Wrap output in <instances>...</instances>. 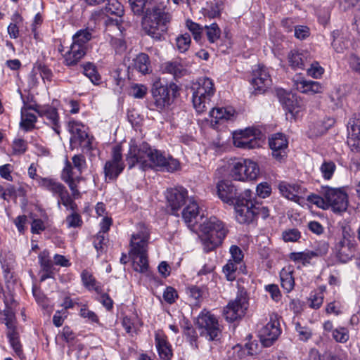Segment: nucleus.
Listing matches in <instances>:
<instances>
[{
    "instance_id": "f257e3e1",
    "label": "nucleus",
    "mask_w": 360,
    "mask_h": 360,
    "mask_svg": "<svg viewBox=\"0 0 360 360\" xmlns=\"http://www.w3.org/2000/svg\"><path fill=\"white\" fill-rule=\"evenodd\" d=\"M126 162L129 169L136 165L143 171L156 167L164 171L173 172L179 168V162L177 160L172 157L166 158L163 153L152 148L145 141L139 145L135 143H130L129 151L126 155Z\"/></svg>"
},
{
    "instance_id": "f03ea898",
    "label": "nucleus",
    "mask_w": 360,
    "mask_h": 360,
    "mask_svg": "<svg viewBox=\"0 0 360 360\" xmlns=\"http://www.w3.org/2000/svg\"><path fill=\"white\" fill-rule=\"evenodd\" d=\"M142 16L141 26L146 34L156 41L164 40L171 15L164 8L153 4Z\"/></svg>"
},
{
    "instance_id": "7ed1b4c3",
    "label": "nucleus",
    "mask_w": 360,
    "mask_h": 360,
    "mask_svg": "<svg viewBox=\"0 0 360 360\" xmlns=\"http://www.w3.org/2000/svg\"><path fill=\"white\" fill-rule=\"evenodd\" d=\"M200 231L203 250L206 252L213 251L221 245L229 233L226 224L215 217L204 221L200 225Z\"/></svg>"
},
{
    "instance_id": "20e7f679",
    "label": "nucleus",
    "mask_w": 360,
    "mask_h": 360,
    "mask_svg": "<svg viewBox=\"0 0 360 360\" xmlns=\"http://www.w3.org/2000/svg\"><path fill=\"white\" fill-rule=\"evenodd\" d=\"M179 91V87L175 83L164 84L160 79H156L152 84V98L148 102V108L150 110L162 111L172 103Z\"/></svg>"
},
{
    "instance_id": "39448f33",
    "label": "nucleus",
    "mask_w": 360,
    "mask_h": 360,
    "mask_svg": "<svg viewBox=\"0 0 360 360\" xmlns=\"http://www.w3.org/2000/svg\"><path fill=\"white\" fill-rule=\"evenodd\" d=\"M4 302L5 309L0 312V316H2L1 319L7 327L6 335L11 346L18 355H20L22 352V345L19 340V333L16 329L15 316L13 311L16 302L11 292L4 295Z\"/></svg>"
},
{
    "instance_id": "423d86ee",
    "label": "nucleus",
    "mask_w": 360,
    "mask_h": 360,
    "mask_svg": "<svg viewBox=\"0 0 360 360\" xmlns=\"http://www.w3.org/2000/svg\"><path fill=\"white\" fill-rule=\"evenodd\" d=\"M281 333L278 321L271 319L258 333L259 340H255L245 344L248 352L250 355L257 354L262 347H269L277 340Z\"/></svg>"
},
{
    "instance_id": "0eeeda50",
    "label": "nucleus",
    "mask_w": 360,
    "mask_h": 360,
    "mask_svg": "<svg viewBox=\"0 0 360 360\" xmlns=\"http://www.w3.org/2000/svg\"><path fill=\"white\" fill-rule=\"evenodd\" d=\"M192 102L193 108L199 114L205 112L210 107L212 98L215 94L212 79L208 77L200 78L192 87Z\"/></svg>"
},
{
    "instance_id": "6e6552de",
    "label": "nucleus",
    "mask_w": 360,
    "mask_h": 360,
    "mask_svg": "<svg viewBox=\"0 0 360 360\" xmlns=\"http://www.w3.org/2000/svg\"><path fill=\"white\" fill-rule=\"evenodd\" d=\"M323 198L314 195V202L320 206L321 203L326 204L332 207L335 212H342L347 210L348 200L347 193L341 188H323Z\"/></svg>"
},
{
    "instance_id": "1a4fd4ad",
    "label": "nucleus",
    "mask_w": 360,
    "mask_h": 360,
    "mask_svg": "<svg viewBox=\"0 0 360 360\" xmlns=\"http://www.w3.org/2000/svg\"><path fill=\"white\" fill-rule=\"evenodd\" d=\"M196 324L201 337L208 341H218L221 337V329L217 317L210 311L202 310L197 318Z\"/></svg>"
},
{
    "instance_id": "9d476101",
    "label": "nucleus",
    "mask_w": 360,
    "mask_h": 360,
    "mask_svg": "<svg viewBox=\"0 0 360 360\" xmlns=\"http://www.w3.org/2000/svg\"><path fill=\"white\" fill-rule=\"evenodd\" d=\"M358 250V244L354 234H351L346 227L342 229V236L335 244L333 252L341 263L350 261Z\"/></svg>"
},
{
    "instance_id": "9b49d317",
    "label": "nucleus",
    "mask_w": 360,
    "mask_h": 360,
    "mask_svg": "<svg viewBox=\"0 0 360 360\" xmlns=\"http://www.w3.org/2000/svg\"><path fill=\"white\" fill-rule=\"evenodd\" d=\"M234 207L236 218L240 224H250L255 220V194L251 190H245Z\"/></svg>"
},
{
    "instance_id": "f8f14e48",
    "label": "nucleus",
    "mask_w": 360,
    "mask_h": 360,
    "mask_svg": "<svg viewBox=\"0 0 360 360\" xmlns=\"http://www.w3.org/2000/svg\"><path fill=\"white\" fill-rule=\"evenodd\" d=\"M260 169L258 164L250 159H240L234 162L231 175L237 181H253L259 176Z\"/></svg>"
},
{
    "instance_id": "ddd939ff",
    "label": "nucleus",
    "mask_w": 360,
    "mask_h": 360,
    "mask_svg": "<svg viewBox=\"0 0 360 360\" xmlns=\"http://www.w3.org/2000/svg\"><path fill=\"white\" fill-rule=\"evenodd\" d=\"M125 164L122 158V147L117 145L112 148L111 158L106 161L103 167L105 179L115 181L123 172Z\"/></svg>"
},
{
    "instance_id": "4468645a",
    "label": "nucleus",
    "mask_w": 360,
    "mask_h": 360,
    "mask_svg": "<svg viewBox=\"0 0 360 360\" xmlns=\"http://www.w3.org/2000/svg\"><path fill=\"white\" fill-rule=\"evenodd\" d=\"M248 308V298L245 295H238L234 300L230 301L224 308L223 315L225 319L233 323L240 319Z\"/></svg>"
},
{
    "instance_id": "2eb2a0df",
    "label": "nucleus",
    "mask_w": 360,
    "mask_h": 360,
    "mask_svg": "<svg viewBox=\"0 0 360 360\" xmlns=\"http://www.w3.org/2000/svg\"><path fill=\"white\" fill-rule=\"evenodd\" d=\"M217 195L225 203L235 205L238 199H240L243 193L240 192L238 186L230 180H222L217 184Z\"/></svg>"
},
{
    "instance_id": "dca6fc26",
    "label": "nucleus",
    "mask_w": 360,
    "mask_h": 360,
    "mask_svg": "<svg viewBox=\"0 0 360 360\" xmlns=\"http://www.w3.org/2000/svg\"><path fill=\"white\" fill-rule=\"evenodd\" d=\"M80 124L75 120L69 121L68 128L72 134L70 138V147L81 148L82 150H90L91 148V141L89 134L81 128Z\"/></svg>"
},
{
    "instance_id": "f3484780",
    "label": "nucleus",
    "mask_w": 360,
    "mask_h": 360,
    "mask_svg": "<svg viewBox=\"0 0 360 360\" xmlns=\"http://www.w3.org/2000/svg\"><path fill=\"white\" fill-rule=\"evenodd\" d=\"M166 198L171 207L172 214L179 215L178 211L188 200V191L182 186L170 188L167 190Z\"/></svg>"
},
{
    "instance_id": "a211bd4d",
    "label": "nucleus",
    "mask_w": 360,
    "mask_h": 360,
    "mask_svg": "<svg viewBox=\"0 0 360 360\" xmlns=\"http://www.w3.org/2000/svg\"><path fill=\"white\" fill-rule=\"evenodd\" d=\"M251 84L254 88L255 94H263L271 85V79L264 65H259L257 68L253 70Z\"/></svg>"
},
{
    "instance_id": "6ab92c4d",
    "label": "nucleus",
    "mask_w": 360,
    "mask_h": 360,
    "mask_svg": "<svg viewBox=\"0 0 360 360\" xmlns=\"http://www.w3.org/2000/svg\"><path fill=\"white\" fill-rule=\"evenodd\" d=\"M269 146L274 158L281 161L287 156L288 140L283 133H276L269 138Z\"/></svg>"
},
{
    "instance_id": "aec40b11",
    "label": "nucleus",
    "mask_w": 360,
    "mask_h": 360,
    "mask_svg": "<svg viewBox=\"0 0 360 360\" xmlns=\"http://www.w3.org/2000/svg\"><path fill=\"white\" fill-rule=\"evenodd\" d=\"M28 109L33 110L40 117H45L48 122L47 124L52 127L57 134H60L59 115L56 108L51 105L44 107L29 105Z\"/></svg>"
},
{
    "instance_id": "412c9836",
    "label": "nucleus",
    "mask_w": 360,
    "mask_h": 360,
    "mask_svg": "<svg viewBox=\"0 0 360 360\" xmlns=\"http://www.w3.org/2000/svg\"><path fill=\"white\" fill-rule=\"evenodd\" d=\"M233 144L243 149H253L260 146L259 140L252 134V130L248 129L238 134H234Z\"/></svg>"
},
{
    "instance_id": "4be33fe9",
    "label": "nucleus",
    "mask_w": 360,
    "mask_h": 360,
    "mask_svg": "<svg viewBox=\"0 0 360 360\" xmlns=\"http://www.w3.org/2000/svg\"><path fill=\"white\" fill-rule=\"evenodd\" d=\"M106 1L108 3L102 10L103 13L107 15H113L117 17L115 19L109 18L107 21V24H112L115 25L116 26H120L122 22V17L124 13V6L117 0Z\"/></svg>"
},
{
    "instance_id": "5701e85b",
    "label": "nucleus",
    "mask_w": 360,
    "mask_h": 360,
    "mask_svg": "<svg viewBox=\"0 0 360 360\" xmlns=\"http://www.w3.org/2000/svg\"><path fill=\"white\" fill-rule=\"evenodd\" d=\"M155 343L160 358L162 360H170L173 356L172 345L162 331L155 333Z\"/></svg>"
},
{
    "instance_id": "b1692460",
    "label": "nucleus",
    "mask_w": 360,
    "mask_h": 360,
    "mask_svg": "<svg viewBox=\"0 0 360 360\" xmlns=\"http://www.w3.org/2000/svg\"><path fill=\"white\" fill-rule=\"evenodd\" d=\"M149 233L146 230L133 234L130 240L129 255L148 252Z\"/></svg>"
},
{
    "instance_id": "393cba45",
    "label": "nucleus",
    "mask_w": 360,
    "mask_h": 360,
    "mask_svg": "<svg viewBox=\"0 0 360 360\" xmlns=\"http://www.w3.org/2000/svg\"><path fill=\"white\" fill-rule=\"evenodd\" d=\"M277 96L280 103L286 112L291 114L292 117H295V115L298 112V110H297L298 105L295 96L281 89L277 91Z\"/></svg>"
},
{
    "instance_id": "a878e982",
    "label": "nucleus",
    "mask_w": 360,
    "mask_h": 360,
    "mask_svg": "<svg viewBox=\"0 0 360 360\" xmlns=\"http://www.w3.org/2000/svg\"><path fill=\"white\" fill-rule=\"evenodd\" d=\"M87 49L72 43L70 50L64 56V64L72 67L76 65L86 55Z\"/></svg>"
},
{
    "instance_id": "bb28decb",
    "label": "nucleus",
    "mask_w": 360,
    "mask_h": 360,
    "mask_svg": "<svg viewBox=\"0 0 360 360\" xmlns=\"http://www.w3.org/2000/svg\"><path fill=\"white\" fill-rule=\"evenodd\" d=\"M38 184L40 187L50 191L53 196L58 198L67 189L63 184L51 178L39 177Z\"/></svg>"
},
{
    "instance_id": "cd10ccee",
    "label": "nucleus",
    "mask_w": 360,
    "mask_h": 360,
    "mask_svg": "<svg viewBox=\"0 0 360 360\" xmlns=\"http://www.w3.org/2000/svg\"><path fill=\"white\" fill-rule=\"evenodd\" d=\"M198 214L199 206L194 200H190L182 211V217L188 227L194 226L198 223Z\"/></svg>"
},
{
    "instance_id": "c85d7f7f",
    "label": "nucleus",
    "mask_w": 360,
    "mask_h": 360,
    "mask_svg": "<svg viewBox=\"0 0 360 360\" xmlns=\"http://www.w3.org/2000/svg\"><path fill=\"white\" fill-rule=\"evenodd\" d=\"M134 69L143 75L149 74L152 72V67L150 58L145 53H139L133 60Z\"/></svg>"
},
{
    "instance_id": "c756f323",
    "label": "nucleus",
    "mask_w": 360,
    "mask_h": 360,
    "mask_svg": "<svg viewBox=\"0 0 360 360\" xmlns=\"http://www.w3.org/2000/svg\"><path fill=\"white\" fill-rule=\"evenodd\" d=\"M297 89L302 93L315 94L323 91V86L318 82L311 80H301L297 84Z\"/></svg>"
},
{
    "instance_id": "7c9ffc66",
    "label": "nucleus",
    "mask_w": 360,
    "mask_h": 360,
    "mask_svg": "<svg viewBox=\"0 0 360 360\" xmlns=\"http://www.w3.org/2000/svg\"><path fill=\"white\" fill-rule=\"evenodd\" d=\"M133 262L134 270L139 273H146L148 269V252L129 255Z\"/></svg>"
},
{
    "instance_id": "2f4dec72",
    "label": "nucleus",
    "mask_w": 360,
    "mask_h": 360,
    "mask_svg": "<svg viewBox=\"0 0 360 360\" xmlns=\"http://www.w3.org/2000/svg\"><path fill=\"white\" fill-rule=\"evenodd\" d=\"M281 285L288 292H290L295 286L293 271L290 267L283 268L280 272Z\"/></svg>"
},
{
    "instance_id": "473e14b6",
    "label": "nucleus",
    "mask_w": 360,
    "mask_h": 360,
    "mask_svg": "<svg viewBox=\"0 0 360 360\" xmlns=\"http://www.w3.org/2000/svg\"><path fill=\"white\" fill-rule=\"evenodd\" d=\"M81 278L83 285L89 290H95L98 294L101 293L102 288L97 285V281L87 270H84L81 274Z\"/></svg>"
},
{
    "instance_id": "72a5a7b5",
    "label": "nucleus",
    "mask_w": 360,
    "mask_h": 360,
    "mask_svg": "<svg viewBox=\"0 0 360 360\" xmlns=\"http://www.w3.org/2000/svg\"><path fill=\"white\" fill-rule=\"evenodd\" d=\"M278 189L281 194L285 198L295 200L298 198L300 186L290 185L285 182H281L278 185Z\"/></svg>"
},
{
    "instance_id": "f704fd0d",
    "label": "nucleus",
    "mask_w": 360,
    "mask_h": 360,
    "mask_svg": "<svg viewBox=\"0 0 360 360\" xmlns=\"http://www.w3.org/2000/svg\"><path fill=\"white\" fill-rule=\"evenodd\" d=\"M83 70L84 75L87 77L91 82L94 84H98L101 80V76L98 74L96 65L91 63L87 62L80 65Z\"/></svg>"
},
{
    "instance_id": "c9c22d12",
    "label": "nucleus",
    "mask_w": 360,
    "mask_h": 360,
    "mask_svg": "<svg viewBox=\"0 0 360 360\" xmlns=\"http://www.w3.org/2000/svg\"><path fill=\"white\" fill-rule=\"evenodd\" d=\"M92 38V33L88 29L80 30L77 31L72 37V43L77 45H81L82 47L87 49L88 42Z\"/></svg>"
},
{
    "instance_id": "e433bc0d",
    "label": "nucleus",
    "mask_w": 360,
    "mask_h": 360,
    "mask_svg": "<svg viewBox=\"0 0 360 360\" xmlns=\"http://www.w3.org/2000/svg\"><path fill=\"white\" fill-rule=\"evenodd\" d=\"M131 11L133 13L139 16H142L151 7L153 4L148 0H129Z\"/></svg>"
},
{
    "instance_id": "4c0bfd02",
    "label": "nucleus",
    "mask_w": 360,
    "mask_h": 360,
    "mask_svg": "<svg viewBox=\"0 0 360 360\" xmlns=\"http://www.w3.org/2000/svg\"><path fill=\"white\" fill-rule=\"evenodd\" d=\"M289 65L293 68H304V59L306 58L304 53L298 51H291L288 56Z\"/></svg>"
},
{
    "instance_id": "58836bf2",
    "label": "nucleus",
    "mask_w": 360,
    "mask_h": 360,
    "mask_svg": "<svg viewBox=\"0 0 360 360\" xmlns=\"http://www.w3.org/2000/svg\"><path fill=\"white\" fill-rule=\"evenodd\" d=\"M210 116L215 120L217 123L220 120H229L233 116V110L224 108H212L210 112Z\"/></svg>"
},
{
    "instance_id": "ea45409f",
    "label": "nucleus",
    "mask_w": 360,
    "mask_h": 360,
    "mask_svg": "<svg viewBox=\"0 0 360 360\" xmlns=\"http://www.w3.org/2000/svg\"><path fill=\"white\" fill-rule=\"evenodd\" d=\"M224 3L221 0H214L207 4V8L205 9V15L210 18H214L221 15Z\"/></svg>"
},
{
    "instance_id": "a19ab883",
    "label": "nucleus",
    "mask_w": 360,
    "mask_h": 360,
    "mask_svg": "<svg viewBox=\"0 0 360 360\" xmlns=\"http://www.w3.org/2000/svg\"><path fill=\"white\" fill-rule=\"evenodd\" d=\"M37 121L36 115L31 112H22L20 127L25 131H29L35 128V123Z\"/></svg>"
},
{
    "instance_id": "79ce46f5",
    "label": "nucleus",
    "mask_w": 360,
    "mask_h": 360,
    "mask_svg": "<svg viewBox=\"0 0 360 360\" xmlns=\"http://www.w3.org/2000/svg\"><path fill=\"white\" fill-rule=\"evenodd\" d=\"M238 264L228 260L227 263L223 266L222 272L228 281H233L236 279Z\"/></svg>"
},
{
    "instance_id": "37998d69",
    "label": "nucleus",
    "mask_w": 360,
    "mask_h": 360,
    "mask_svg": "<svg viewBox=\"0 0 360 360\" xmlns=\"http://www.w3.org/2000/svg\"><path fill=\"white\" fill-rule=\"evenodd\" d=\"M206 35L210 43L216 42L221 36V30L216 23H212L210 25H205Z\"/></svg>"
},
{
    "instance_id": "c03bdc74",
    "label": "nucleus",
    "mask_w": 360,
    "mask_h": 360,
    "mask_svg": "<svg viewBox=\"0 0 360 360\" xmlns=\"http://www.w3.org/2000/svg\"><path fill=\"white\" fill-rule=\"evenodd\" d=\"M184 69L182 65L177 62H167L164 64V72L174 75L175 78L181 77Z\"/></svg>"
},
{
    "instance_id": "a18cd8bd",
    "label": "nucleus",
    "mask_w": 360,
    "mask_h": 360,
    "mask_svg": "<svg viewBox=\"0 0 360 360\" xmlns=\"http://www.w3.org/2000/svg\"><path fill=\"white\" fill-rule=\"evenodd\" d=\"M191 43V36L188 33L181 34L176 39V46L180 53H185L188 50Z\"/></svg>"
},
{
    "instance_id": "49530a36",
    "label": "nucleus",
    "mask_w": 360,
    "mask_h": 360,
    "mask_svg": "<svg viewBox=\"0 0 360 360\" xmlns=\"http://www.w3.org/2000/svg\"><path fill=\"white\" fill-rule=\"evenodd\" d=\"M289 258L295 262H301L304 266L310 263L313 256L310 255V251L291 252Z\"/></svg>"
},
{
    "instance_id": "de8ad7c7",
    "label": "nucleus",
    "mask_w": 360,
    "mask_h": 360,
    "mask_svg": "<svg viewBox=\"0 0 360 360\" xmlns=\"http://www.w3.org/2000/svg\"><path fill=\"white\" fill-rule=\"evenodd\" d=\"M186 292L193 300L194 304L200 302L203 295V290L201 287L193 285L188 286L186 288Z\"/></svg>"
},
{
    "instance_id": "09e8293b",
    "label": "nucleus",
    "mask_w": 360,
    "mask_h": 360,
    "mask_svg": "<svg viewBox=\"0 0 360 360\" xmlns=\"http://www.w3.org/2000/svg\"><path fill=\"white\" fill-rule=\"evenodd\" d=\"M148 92V88L146 85L142 84H133L131 86L129 94L137 99L143 98Z\"/></svg>"
},
{
    "instance_id": "8fccbe9b",
    "label": "nucleus",
    "mask_w": 360,
    "mask_h": 360,
    "mask_svg": "<svg viewBox=\"0 0 360 360\" xmlns=\"http://www.w3.org/2000/svg\"><path fill=\"white\" fill-rule=\"evenodd\" d=\"M332 336L336 342L345 343L349 340V330L347 328L338 327L333 330Z\"/></svg>"
},
{
    "instance_id": "3c124183",
    "label": "nucleus",
    "mask_w": 360,
    "mask_h": 360,
    "mask_svg": "<svg viewBox=\"0 0 360 360\" xmlns=\"http://www.w3.org/2000/svg\"><path fill=\"white\" fill-rule=\"evenodd\" d=\"M335 169V164L332 161H324L320 168L323 176L327 180L332 178Z\"/></svg>"
},
{
    "instance_id": "603ef678",
    "label": "nucleus",
    "mask_w": 360,
    "mask_h": 360,
    "mask_svg": "<svg viewBox=\"0 0 360 360\" xmlns=\"http://www.w3.org/2000/svg\"><path fill=\"white\" fill-rule=\"evenodd\" d=\"M13 155H22L27 150V143L23 139H15L12 145Z\"/></svg>"
},
{
    "instance_id": "864d4df0",
    "label": "nucleus",
    "mask_w": 360,
    "mask_h": 360,
    "mask_svg": "<svg viewBox=\"0 0 360 360\" xmlns=\"http://www.w3.org/2000/svg\"><path fill=\"white\" fill-rule=\"evenodd\" d=\"M34 68H36L44 81L47 80L51 82L52 80L53 74L51 70L44 63H37Z\"/></svg>"
},
{
    "instance_id": "5fc2aeb1",
    "label": "nucleus",
    "mask_w": 360,
    "mask_h": 360,
    "mask_svg": "<svg viewBox=\"0 0 360 360\" xmlns=\"http://www.w3.org/2000/svg\"><path fill=\"white\" fill-rule=\"evenodd\" d=\"M38 259L41 269L53 268L49 252L47 250L41 251L38 256Z\"/></svg>"
},
{
    "instance_id": "6e6d98bb",
    "label": "nucleus",
    "mask_w": 360,
    "mask_h": 360,
    "mask_svg": "<svg viewBox=\"0 0 360 360\" xmlns=\"http://www.w3.org/2000/svg\"><path fill=\"white\" fill-rule=\"evenodd\" d=\"M186 26L188 29L192 32L194 39L199 41L202 37V27L191 20L186 21Z\"/></svg>"
},
{
    "instance_id": "4d7b16f0",
    "label": "nucleus",
    "mask_w": 360,
    "mask_h": 360,
    "mask_svg": "<svg viewBox=\"0 0 360 360\" xmlns=\"http://www.w3.org/2000/svg\"><path fill=\"white\" fill-rule=\"evenodd\" d=\"M328 243L322 240L318 243L314 250L310 251V255L313 256V257H323L328 253Z\"/></svg>"
},
{
    "instance_id": "13d9d810",
    "label": "nucleus",
    "mask_w": 360,
    "mask_h": 360,
    "mask_svg": "<svg viewBox=\"0 0 360 360\" xmlns=\"http://www.w3.org/2000/svg\"><path fill=\"white\" fill-rule=\"evenodd\" d=\"M231 258L229 261L236 262L238 264L242 263L244 255L242 250L237 245H233L230 247L229 250Z\"/></svg>"
},
{
    "instance_id": "bf43d9fd",
    "label": "nucleus",
    "mask_w": 360,
    "mask_h": 360,
    "mask_svg": "<svg viewBox=\"0 0 360 360\" xmlns=\"http://www.w3.org/2000/svg\"><path fill=\"white\" fill-rule=\"evenodd\" d=\"M66 222L68 227H81L83 224L82 217L77 212H72L66 217Z\"/></svg>"
},
{
    "instance_id": "052dcab7",
    "label": "nucleus",
    "mask_w": 360,
    "mask_h": 360,
    "mask_svg": "<svg viewBox=\"0 0 360 360\" xmlns=\"http://www.w3.org/2000/svg\"><path fill=\"white\" fill-rule=\"evenodd\" d=\"M256 192L259 197L266 198L269 197L271 193V185L267 182H262L257 186Z\"/></svg>"
},
{
    "instance_id": "680f3d73",
    "label": "nucleus",
    "mask_w": 360,
    "mask_h": 360,
    "mask_svg": "<svg viewBox=\"0 0 360 360\" xmlns=\"http://www.w3.org/2000/svg\"><path fill=\"white\" fill-rule=\"evenodd\" d=\"M177 297L178 293L173 287L167 286L165 288L163 292V299L167 303L169 304L174 303Z\"/></svg>"
},
{
    "instance_id": "e2e57ef3",
    "label": "nucleus",
    "mask_w": 360,
    "mask_h": 360,
    "mask_svg": "<svg viewBox=\"0 0 360 360\" xmlns=\"http://www.w3.org/2000/svg\"><path fill=\"white\" fill-rule=\"evenodd\" d=\"M282 236L285 242H296L300 238L301 233L297 229H292L285 231Z\"/></svg>"
},
{
    "instance_id": "0e129e2a",
    "label": "nucleus",
    "mask_w": 360,
    "mask_h": 360,
    "mask_svg": "<svg viewBox=\"0 0 360 360\" xmlns=\"http://www.w3.org/2000/svg\"><path fill=\"white\" fill-rule=\"evenodd\" d=\"M183 333L186 337V338L189 341L191 346L195 349H198V335L196 332V330L193 327H192V328H188V330H186Z\"/></svg>"
},
{
    "instance_id": "69168bd1",
    "label": "nucleus",
    "mask_w": 360,
    "mask_h": 360,
    "mask_svg": "<svg viewBox=\"0 0 360 360\" xmlns=\"http://www.w3.org/2000/svg\"><path fill=\"white\" fill-rule=\"evenodd\" d=\"M72 160L75 168L81 174L83 169L86 167L85 157L82 154L75 155Z\"/></svg>"
},
{
    "instance_id": "338daca9",
    "label": "nucleus",
    "mask_w": 360,
    "mask_h": 360,
    "mask_svg": "<svg viewBox=\"0 0 360 360\" xmlns=\"http://www.w3.org/2000/svg\"><path fill=\"white\" fill-rule=\"evenodd\" d=\"M323 301V295L322 292H315L314 294L311 295L310 297V304L309 306L311 308L317 309H319L322 305Z\"/></svg>"
},
{
    "instance_id": "774afa93",
    "label": "nucleus",
    "mask_w": 360,
    "mask_h": 360,
    "mask_svg": "<svg viewBox=\"0 0 360 360\" xmlns=\"http://www.w3.org/2000/svg\"><path fill=\"white\" fill-rule=\"evenodd\" d=\"M105 236L103 233H101V231H99L94 237L93 241L94 247L97 250L98 255L103 252V245H105Z\"/></svg>"
}]
</instances>
